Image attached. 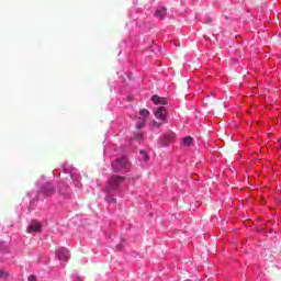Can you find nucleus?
<instances>
[{"instance_id": "obj_5", "label": "nucleus", "mask_w": 281, "mask_h": 281, "mask_svg": "<svg viewBox=\"0 0 281 281\" xmlns=\"http://www.w3.org/2000/svg\"><path fill=\"white\" fill-rule=\"evenodd\" d=\"M155 117L157 120H161V122H166L168 120L166 108L160 106L155 111Z\"/></svg>"}, {"instance_id": "obj_9", "label": "nucleus", "mask_w": 281, "mask_h": 281, "mask_svg": "<svg viewBox=\"0 0 281 281\" xmlns=\"http://www.w3.org/2000/svg\"><path fill=\"white\" fill-rule=\"evenodd\" d=\"M175 137H177V135L175 133H172V132L167 133L165 135L166 142H165L164 146H168V144H170V142H172L175 139Z\"/></svg>"}, {"instance_id": "obj_1", "label": "nucleus", "mask_w": 281, "mask_h": 281, "mask_svg": "<svg viewBox=\"0 0 281 281\" xmlns=\"http://www.w3.org/2000/svg\"><path fill=\"white\" fill-rule=\"evenodd\" d=\"M112 169L114 172H128L131 170V162H128L127 157L117 158L112 161Z\"/></svg>"}, {"instance_id": "obj_12", "label": "nucleus", "mask_w": 281, "mask_h": 281, "mask_svg": "<svg viewBox=\"0 0 281 281\" xmlns=\"http://www.w3.org/2000/svg\"><path fill=\"white\" fill-rule=\"evenodd\" d=\"M72 281H85V278L78 276V273L72 274Z\"/></svg>"}, {"instance_id": "obj_10", "label": "nucleus", "mask_w": 281, "mask_h": 281, "mask_svg": "<svg viewBox=\"0 0 281 281\" xmlns=\"http://www.w3.org/2000/svg\"><path fill=\"white\" fill-rule=\"evenodd\" d=\"M166 8L160 7L159 9L156 10V16H159V19H165L166 18Z\"/></svg>"}, {"instance_id": "obj_2", "label": "nucleus", "mask_w": 281, "mask_h": 281, "mask_svg": "<svg viewBox=\"0 0 281 281\" xmlns=\"http://www.w3.org/2000/svg\"><path fill=\"white\" fill-rule=\"evenodd\" d=\"M122 181H124V177L112 176L108 181V184L105 187V191L106 192H115V190H119L120 183H122Z\"/></svg>"}, {"instance_id": "obj_15", "label": "nucleus", "mask_w": 281, "mask_h": 281, "mask_svg": "<svg viewBox=\"0 0 281 281\" xmlns=\"http://www.w3.org/2000/svg\"><path fill=\"white\" fill-rule=\"evenodd\" d=\"M140 155H143V159L145 160V161H148V154H146V151H144V150H140Z\"/></svg>"}, {"instance_id": "obj_4", "label": "nucleus", "mask_w": 281, "mask_h": 281, "mask_svg": "<svg viewBox=\"0 0 281 281\" xmlns=\"http://www.w3.org/2000/svg\"><path fill=\"white\" fill-rule=\"evenodd\" d=\"M56 258L57 260H60L61 262L69 260V250L67 248H59L56 250Z\"/></svg>"}, {"instance_id": "obj_13", "label": "nucleus", "mask_w": 281, "mask_h": 281, "mask_svg": "<svg viewBox=\"0 0 281 281\" xmlns=\"http://www.w3.org/2000/svg\"><path fill=\"white\" fill-rule=\"evenodd\" d=\"M105 201H106L108 203H115V198H113V196H111V195H106Z\"/></svg>"}, {"instance_id": "obj_18", "label": "nucleus", "mask_w": 281, "mask_h": 281, "mask_svg": "<svg viewBox=\"0 0 281 281\" xmlns=\"http://www.w3.org/2000/svg\"><path fill=\"white\" fill-rule=\"evenodd\" d=\"M278 144H279V148L281 149V137L279 138Z\"/></svg>"}, {"instance_id": "obj_3", "label": "nucleus", "mask_w": 281, "mask_h": 281, "mask_svg": "<svg viewBox=\"0 0 281 281\" xmlns=\"http://www.w3.org/2000/svg\"><path fill=\"white\" fill-rule=\"evenodd\" d=\"M139 122L136 124V128H144V124H146V119L148 117V115H150V112L146 109H143L139 111Z\"/></svg>"}, {"instance_id": "obj_14", "label": "nucleus", "mask_w": 281, "mask_h": 281, "mask_svg": "<svg viewBox=\"0 0 281 281\" xmlns=\"http://www.w3.org/2000/svg\"><path fill=\"white\" fill-rule=\"evenodd\" d=\"M8 276H9L8 272L0 270V278H2V280L8 279Z\"/></svg>"}, {"instance_id": "obj_7", "label": "nucleus", "mask_w": 281, "mask_h": 281, "mask_svg": "<svg viewBox=\"0 0 281 281\" xmlns=\"http://www.w3.org/2000/svg\"><path fill=\"white\" fill-rule=\"evenodd\" d=\"M151 101L154 102V104H162V105L168 104V101L166 100V98H161L157 94L151 97Z\"/></svg>"}, {"instance_id": "obj_6", "label": "nucleus", "mask_w": 281, "mask_h": 281, "mask_svg": "<svg viewBox=\"0 0 281 281\" xmlns=\"http://www.w3.org/2000/svg\"><path fill=\"white\" fill-rule=\"evenodd\" d=\"M27 232H29V234H34L36 232H41L40 222L36 220H33L27 227Z\"/></svg>"}, {"instance_id": "obj_8", "label": "nucleus", "mask_w": 281, "mask_h": 281, "mask_svg": "<svg viewBox=\"0 0 281 281\" xmlns=\"http://www.w3.org/2000/svg\"><path fill=\"white\" fill-rule=\"evenodd\" d=\"M42 194H44V196H52V194H54V187H52L50 183H47L42 190Z\"/></svg>"}, {"instance_id": "obj_16", "label": "nucleus", "mask_w": 281, "mask_h": 281, "mask_svg": "<svg viewBox=\"0 0 281 281\" xmlns=\"http://www.w3.org/2000/svg\"><path fill=\"white\" fill-rule=\"evenodd\" d=\"M135 139H138V142H142V139H144V135H142V134H136V135H135Z\"/></svg>"}, {"instance_id": "obj_17", "label": "nucleus", "mask_w": 281, "mask_h": 281, "mask_svg": "<svg viewBox=\"0 0 281 281\" xmlns=\"http://www.w3.org/2000/svg\"><path fill=\"white\" fill-rule=\"evenodd\" d=\"M29 281H36V277L34 276L29 277Z\"/></svg>"}, {"instance_id": "obj_11", "label": "nucleus", "mask_w": 281, "mask_h": 281, "mask_svg": "<svg viewBox=\"0 0 281 281\" xmlns=\"http://www.w3.org/2000/svg\"><path fill=\"white\" fill-rule=\"evenodd\" d=\"M192 142H194V139L191 136H187L182 139V146H192Z\"/></svg>"}]
</instances>
